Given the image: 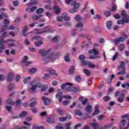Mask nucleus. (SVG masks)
I'll list each match as a JSON object with an SVG mask.
<instances>
[{"label": "nucleus", "instance_id": "nucleus-1", "mask_svg": "<svg viewBox=\"0 0 129 129\" xmlns=\"http://www.w3.org/2000/svg\"><path fill=\"white\" fill-rule=\"evenodd\" d=\"M52 51V49L49 48L47 51H44L43 49H39L38 52L42 56V61L44 64H47L49 62H54L56 60L57 57L61 56V52L54 53L51 52L49 54V53Z\"/></svg>", "mask_w": 129, "mask_h": 129}, {"label": "nucleus", "instance_id": "nucleus-2", "mask_svg": "<svg viewBox=\"0 0 129 129\" xmlns=\"http://www.w3.org/2000/svg\"><path fill=\"white\" fill-rule=\"evenodd\" d=\"M89 54H94V55H91L89 58L91 60H99L101 57L100 55H98L99 54V50L96 49H93L89 51Z\"/></svg>", "mask_w": 129, "mask_h": 129}, {"label": "nucleus", "instance_id": "nucleus-3", "mask_svg": "<svg viewBox=\"0 0 129 129\" xmlns=\"http://www.w3.org/2000/svg\"><path fill=\"white\" fill-rule=\"evenodd\" d=\"M71 5L74 8L70 10L69 12L71 14H75V13H76L78 11V9L80 8V3H76V0H72Z\"/></svg>", "mask_w": 129, "mask_h": 129}, {"label": "nucleus", "instance_id": "nucleus-4", "mask_svg": "<svg viewBox=\"0 0 129 129\" xmlns=\"http://www.w3.org/2000/svg\"><path fill=\"white\" fill-rule=\"evenodd\" d=\"M127 121L126 119H122L119 123V127L120 129H127L128 126V124H127Z\"/></svg>", "mask_w": 129, "mask_h": 129}, {"label": "nucleus", "instance_id": "nucleus-5", "mask_svg": "<svg viewBox=\"0 0 129 129\" xmlns=\"http://www.w3.org/2000/svg\"><path fill=\"white\" fill-rule=\"evenodd\" d=\"M127 39V36L126 34H123V36H121L120 37H118V38H116L115 41V44H118L119 43H120L121 42H124L125 40Z\"/></svg>", "mask_w": 129, "mask_h": 129}, {"label": "nucleus", "instance_id": "nucleus-6", "mask_svg": "<svg viewBox=\"0 0 129 129\" xmlns=\"http://www.w3.org/2000/svg\"><path fill=\"white\" fill-rule=\"evenodd\" d=\"M41 85L40 84H37V85H34L31 87L29 88V90H28L29 92L30 93H35L37 91H36V89L37 88H40Z\"/></svg>", "mask_w": 129, "mask_h": 129}, {"label": "nucleus", "instance_id": "nucleus-7", "mask_svg": "<svg viewBox=\"0 0 129 129\" xmlns=\"http://www.w3.org/2000/svg\"><path fill=\"white\" fill-rule=\"evenodd\" d=\"M7 43V41L4 40V39H1L0 40V53L3 52V50H5V44Z\"/></svg>", "mask_w": 129, "mask_h": 129}, {"label": "nucleus", "instance_id": "nucleus-8", "mask_svg": "<svg viewBox=\"0 0 129 129\" xmlns=\"http://www.w3.org/2000/svg\"><path fill=\"white\" fill-rule=\"evenodd\" d=\"M14 73H9L7 75V81L8 82H12V81H14Z\"/></svg>", "mask_w": 129, "mask_h": 129}, {"label": "nucleus", "instance_id": "nucleus-9", "mask_svg": "<svg viewBox=\"0 0 129 129\" xmlns=\"http://www.w3.org/2000/svg\"><path fill=\"white\" fill-rule=\"evenodd\" d=\"M53 12L56 14V15H58L61 13V8L57 5H55L53 7Z\"/></svg>", "mask_w": 129, "mask_h": 129}, {"label": "nucleus", "instance_id": "nucleus-10", "mask_svg": "<svg viewBox=\"0 0 129 129\" xmlns=\"http://www.w3.org/2000/svg\"><path fill=\"white\" fill-rule=\"evenodd\" d=\"M28 59H29V57H28V56H24L22 59V63H24L25 65H30V64H32V62L31 61H27Z\"/></svg>", "mask_w": 129, "mask_h": 129}, {"label": "nucleus", "instance_id": "nucleus-11", "mask_svg": "<svg viewBox=\"0 0 129 129\" xmlns=\"http://www.w3.org/2000/svg\"><path fill=\"white\" fill-rule=\"evenodd\" d=\"M114 78H115V76L114 74L111 76H108L107 78L108 84H111V82H112V79H114Z\"/></svg>", "mask_w": 129, "mask_h": 129}, {"label": "nucleus", "instance_id": "nucleus-12", "mask_svg": "<svg viewBox=\"0 0 129 129\" xmlns=\"http://www.w3.org/2000/svg\"><path fill=\"white\" fill-rule=\"evenodd\" d=\"M55 97L57 99H59V102H61L62 99H63V97H64V96H63V93L62 92L57 93L55 95Z\"/></svg>", "mask_w": 129, "mask_h": 129}, {"label": "nucleus", "instance_id": "nucleus-13", "mask_svg": "<svg viewBox=\"0 0 129 129\" xmlns=\"http://www.w3.org/2000/svg\"><path fill=\"white\" fill-rule=\"evenodd\" d=\"M129 22V19L127 18L126 19H124L123 18L122 20H120L117 21V24L118 25H122V24H124V23H128Z\"/></svg>", "mask_w": 129, "mask_h": 129}, {"label": "nucleus", "instance_id": "nucleus-14", "mask_svg": "<svg viewBox=\"0 0 129 129\" xmlns=\"http://www.w3.org/2000/svg\"><path fill=\"white\" fill-rule=\"evenodd\" d=\"M125 63V61H120V65H119L118 67H117V70H125L124 69H125V67H124V63Z\"/></svg>", "mask_w": 129, "mask_h": 129}, {"label": "nucleus", "instance_id": "nucleus-15", "mask_svg": "<svg viewBox=\"0 0 129 129\" xmlns=\"http://www.w3.org/2000/svg\"><path fill=\"white\" fill-rule=\"evenodd\" d=\"M42 100H43L45 105H49L50 104V100L46 97H42Z\"/></svg>", "mask_w": 129, "mask_h": 129}, {"label": "nucleus", "instance_id": "nucleus-16", "mask_svg": "<svg viewBox=\"0 0 129 129\" xmlns=\"http://www.w3.org/2000/svg\"><path fill=\"white\" fill-rule=\"evenodd\" d=\"M88 67L89 68H99V66L95 65L93 64V62L91 61H89L88 63Z\"/></svg>", "mask_w": 129, "mask_h": 129}, {"label": "nucleus", "instance_id": "nucleus-17", "mask_svg": "<svg viewBox=\"0 0 129 129\" xmlns=\"http://www.w3.org/2000/svg\"><path fill=\"white\" fill-rule=\"evenodd\" d=\"M68 84L66 85V90H67V91H72V84H70V83H67Z\"/></svg>", "mask_w": 129, "mask_h": 129}, {"label": "nucleus", "instance_id": "nucleus-18", "mask_svg": "<svg viewBox=\"0 0 129 129\" xmlns=\"http://www.w3.org/2000/svg\"><path fill=\"white\" fill-rule=\"evenodd\" d=\"M47 121L49 123H54L55 122V118L53 116H51L47 119Z\"/></svg>", "mask_w": 129, "mask_h": 129}, {"label": "nucleus", "instance_id": "nucleus-19", "mask_svg": "<svg viewBox=\"0 0 129 129\" xmlns=\"http://www.w3.org/2000/svg\"><path fill=\"white\" fill-rule=\"evenodd\" d=\"M36 9H37V7L36 6H34L31 8L28 7L26 9V11L27 12H28V13H32L34 12L35 10H36Z\"/></svg>", "mask_w": 129, "mask_h": 129}, {"label": "nucleus", "instance_id": "nucleus-20", "mask_svg": "<svg viewBox=\"0 0 129 129\" xmlns=\"http://www.w3.org/2000/svg\"><path fill=\"white\" fill-rule=\"evenodd\" d=\"M60 40L61 36H60V35H57L52 39V41L53 42H54V43H58Z\"/></svg>", "mask_w": 129, "mask_h": 129}, {"label": "nucleus", "instance_id": "nucleus-21", "mask_svg": "<svg viewBox=\"0 0 129 129\" xmlns=\"http://www.w3.org/2000/svg\"><path fill=\"white\" fill-rule=\"evenodd\" d=\"M63 20H64V21H66L67 22L71 20V18L68 16V14L67 13H63Z\"/></svg>", "mask_w": 129, "mask_h": 129}, {"label": "nucleus", "instance_id": "nucleus-22", "mask_svg": "<svg viewBox=\"0 0 129 129\" xmlns=\"http://www.w3.org/2000/svg\"><path fill=\"white\" fill-rule=\"evenodd\" d=\"M70 53H67L64 57V59L66 62H70Z\"/></svg>", "mask_w": 129, "mask_h": 129}, {"label": "nucleus", "instance_id": "nucleus-23", "mask_svg": "<svg viewBox=\"0 0 129 129\" xmlns=\"http://www.w3.org/2000/svg\"><path fill=\"white\" fill-rule=\"evenodd\" d=\"M74 72H75V67L71 66L69 72V74H70V75H72Z\"/></svg>", "mask_w": 129, "mask_h": 129}, {"label": "nucleus", "instance_id": "nucleus-24", "mask_svg": "<svg viewBox=\"0 0 129 129\" xmlns=\"http://www.w3.org/2000/svg\"><path fill=\"white\" fill-rule=\"evenodd\" d=\"M99 114V109L98 108V105H96L95 107V111L93 113L92 115H97Z\"/></svg>", "mask_w": 129, "mask_h": 129}, {"label": "nucleus", "instance_id": "nucleus-25", "mask_svg": "<svg viewBox=\"0 0 129 129\" xmlns=\"http://www.w3.org/2000/svg\"><path fill=\"white\" fill-rule=\"evenodd\" d=\"M75 114L76 115H78L79 116H83V114H82V112H81V111L80 110H75Z\"/></svg>", "mask_w": 129, "mask_h": 129}, {"label": "nucleus", "instance_id": "nucleus-26", "mask_svg": "<svg viewBox=\"0 0 129 129\" xmlns=\"http://www.w3.org/2000/svg\"><path fill=\"white\" fill-rule=\"evenodd\" d=\"M40 88H41V91L44 92V91H46V90H47L48 86L47 85H43L42 86L41 85Z\"/></svg>", "mask_w": 129, "mask_h": 129}, {"label": "nucleus", "instance_id": "nucleus-27", "mask_svg": "<svg viewBox=\"0 0 129 129\" xmlns=\"http://www.w3.org/2000/svg\"><path fill=\"white\" fill-rule=\"evenodd\" d=\"M114 124V122H112L110 123L109 124H108L107 125H105L103 126V129H107L109 127H111V126H112V125H113Z\"/></svg>", "mask_w": 129, "mask_h": 129}, {"label": "nucleus", "instance_id": "nucleus-28", "mask_svg": "<svg viewBox=\"0 0 129 129\" xmlns=\"http://www.w3.org/2000/svg\"><path fill=\"white\" fill-rule=\"evenodd\" d=\"M8 29H9V26H8V25L5 24V25L2 26L1 28V33H2L3 32H5V30H7Z\"/></svg>", "mask_w": 129, "mask_h": 129}, {"label": "nucleus", "instance_id": "nucleus-29", "mask_svg": "<svg viewBox=\"0 0 129 129\" xmlns=\"http://www.w3.org/2000/svg\"><path fill=\"white\" fill-rule=\"evenodd\" d=\"M111 26H112V22L110 21H107L106 23V27L108 30H110Z\"/></svg>", "mask_w": 129, "mask_h": 129}, {"label": "nucleus", "instance_id": "nucleus-30", "mask_svg": "<svg viewBox=\"0 0 129 129\" xmlns=\"http://www.w3.org/2000/svg\"><path fill=\"white\" fill-rule=\"evenodd\" d=\"M49 72L52 75H54V76H58V74H57L56 71L53 69L49 70Z\"/></svg>", "mask_w": 129, "mask_h": 129}, {"label": "nucleus", "instance_id": "nucleus-31", "mask_svg": "<svg viewBox=\"0 0 129 129\" xmlns=\"http://www.w3.org/2000/svg\"><path fill=\"white\" fill-rule=\"evenodd\" d=\"M24 124H25V125H27V126H23V128L24 129H29L30 128V125H31V123L28 122H24Z\"/></svg>", "mask_w": 129, "mask_h": 129}, {"label": "nucleus", "instance_id": "nucleus-32", "mask_svg": "<svg viewBox=\"0 0 129 129\" xmlns=\"http://www.w3.org/2000/svg\"><path fill=\"white\" fill-rule=\"evenodd\" d=\"M91 125L94 129H99V126L97 125V123L93 122L91 123Z\"/></svg>", "mask_w": 129, "mask_h": 129}, {"label": "nucleus", "instance_id": "nucleus-33", "mask_svg": "<svg viewBox=\"0 0 129 129\" xmlns=\"http://www.w3.org/2000/svg\"><path fill=\"white\" fill-rule=\"evenodd\" d=\"M43 42L42 40H39L35 42V45L36 47H39L41 45H43Z\"/></svg>", "mask_w": 129, "mask_h": 129}, {"label": "nucleus", "instance_id": "nucleus-34", "mask_svg": "<svg viewBox=\"0 0 129 129\" xmlns=\"http://www.w3.org/2000/svg\"><path fill=\"white\" fill-rule=\"evenodd\" d=\"M43 17L42 15H34L32 18L35 20V21H37V20H39V19L42 18Z\"/></svg>", "mask_w": 129, "mask_h": 129}, {"label": "nucleus", "instance_id": "nucleus-35", "mask_svg": "<svg viewBox=\"0 0 129 129\" xmlns=\"http://www.w3.org/2000/svg\"><path fill=\"white\" fill-rule=\"evenodd\" d=\"M91 108H92L91 106L88 105V106H87L86 108L85 109V110L87 112H88L89 113H90V112H91Z\"/></svg>", "mask_w": 129, "mask_h": 129}, {"label": "nucleus", "instance_id": "nucleus-36", "mask_svg": "<svg viewBox=\"0 0 129 129\" xmlns=\"http://www.w3.org/2000/svg\"><path fill=\"white\" fill-rule=\"evenodd\" d=\"M31 80V77H28L24 79V83L25 84H27L30 82V81Z\"/></svg>", "mask_w": 129, "mask_h": 129}, {"label": "nucleus", "instance_id": "nucleus-37", "mask_svg": "<svg viewBox=\"0 0 129 129\" xmlns=\"http://www.w3.org/2000/svg\"><path fill=\"white\" fill-rule=\"evenodd\" d=\"M27 115V112L25 111H23L21 113L19 114V117L21 118L23 117H25Z\"/></svg>", "mask_w": 129, "mask_h": 129}, {"label": "nucleus", "instance_id": "nucleus-38", "mask_svg": "<svg viewBox=\"0 0 129 129\" xmlns=\"http://www.w3.org/2000/svg\"><path fill=\"white\" fill-rule=\"evenodd\" d=\"M36 3H37V0H33L31 2L27 4V6L28 7H31V6H34V5H36Z\"/></svg>", "mask_w": 129, "mask_h": 129}, {"label": "nucleus", "instance_id": "nucleus-39", "mask_svg": "<svg viewBox=\"0 0 129 129\" xmlns=\"http://www.w3.org/2000/svg\"><path fill=\"white\" fill-rule=\"evenodd\" d=\"M83 72L87 76H89V75H90V71L86 69H84Z\"/></svg>", "mask_w": 129, "mask_h": 129}, {"label": "nucleus", "instance_id": "nucleus-40", "mask_svg": "<svg viewBox=\"0 0 129 129\" xmlns=\"http://www.w3.org/2000/svg\"><path fill=\"white\" fill-rule=\"evenodd\" d=\"M37 71L38 70H37V69L34 68L29 70V72H30V73H32L33 74H34V73H35V72H37Z\"/></svg>", "mask_w": 129, "mask_h": 129}, {"label": "nucleus", "instance_id": "nucleus-41", "mask_svg": "<svg viewBox=\"0 0 129 129\" xmlns=\"http://www.w3.org/2000/svg\"><path fill=\"white\" fill-rule=\"evenodd\" d=\"M124 74H126V72L125 71V70H122L121 72H119L117 73V75L119 76V75H124Z\"/></svg>", "mask_w": 129, "mask_h": 129}, {"label": "nucleus", "instance_id": "nucleus-42", "mask_svg": "<svg viewBox=\"0 0 129 129\" xmlns=\"http://www.w3.org/2000/svg\"><path fill=\"white\" fill-rule=\"evenodd\" d=\"M93 20H99L102 19L101 16L99 14H97L96 16L93 17Z\"/></svg>", "mask_w": 129, "mask_h": 129}, {"label": "nucleus", "instance_id": "nucleus-43", "mask_svg": "<svg viewBox=\"0 0 129 129\" xmlns=\"http://www.w3.org/2000/svg\"><path fill=\"white\" fill-rule=\"evenodd\" d=\"M75 20H76V21H77V22H81V21H82V18H81L79 15H77L75 17Z\"/></svg>", "mask_w": 129, "mask_h": 129}, {"label": "nucleus", "instance_id": "nucleus-44", "mask_svg": "<svg viewBox=\"0 0 129 129\" xmlns=\"http://www.w3.org/2000/svg\"><path fill=\"white\" fill-rule=\"evenodd\" d=\"M44 12V9L43 8H39L36 11V14L37 15H40V14H42V13Z\"/></svg>", "mask_w": 129, "mask_h": 129}, {"label": "nucleus", "instance_id": "nucleus-45", "mask_svg": "<svg viewBox=\"0 0 129 129\" xmlns=\"http://www.w3.org/2000/svg\"><path fill=\"white\" fill-rule=\"evenodd\" d=\"M118 56H119V53L118 52H116L114 56H113L112 60L113 61H115L116 60V58H117Z\"/></svg>", "mask_w": 129, "mask_h": 129}, {"label": "nucleus", "instance_id": "nucleus-46", "mask_svg": "<svg viewBox=\"0 0 129 129\" xmlns=\"http://www.w3.org/2000/svg\"><path fill=\"white\" fill-rule=\"evenodd\" d=\"M118 56H119V53L118 52H116L114 56H113L112 60L113 61H115L116 60V58H117Z\"/></svg>", "mask_w": 129, "mask_h": 129}, {"label": "nucleus", "instance_id": "nucleus-47", "mask_svg": "<svg viewBox=\"0 0 129 129\" xmlns=\"http://www.w3.org/2000/svg\"><path fill=\"white\" fill-rule=\"evenodd\" d=\"M6 108L9 112H12V111H13V107L11 106H6Z\"/></svg>", "mask_w": 129, "mask_h": 129}, {"label": "nucleus", "instance_id": "nucleus-48", "mask_svg": "<svg viewBox=\"0 0 129 129\" xmlns=\"http://www.w3.org/2000/svg\"><path fill=\"white\" fill-rule=\"evenodd\" d=\"M57 112L59 114V115H63V114H64V111L61 109H57Z\"/></svg>", "mask_w": 129, "mask_h": 129}, {"label": "nucleus", "instance_id": "nucleus-49", "mask_svg": "<svg viewBox=\"0 0 129 129\" xmlns=\"http://www.w3.org/2000/svg\"><path fill=\"white\" fill-rule=\"evenodd\" d=\"M51 77L50 76V75L49 74H44V76L43 77V78L45 79V80H47L49 79H50Z\"/></svg>", "mask_w": 129, "mask_h": 129}, {"label": "nucleus", "instance_id": "nucleus-50", "mask_svg": "<svg viewBox=\"0 0 129 129\" xmlns=\"http://www.w3.org/2000/svg\"><path fill=\"white\" fill-rule=\"evenodd\" d=\"M14 87H15V84H9L8 86V90H12L13 88H14Z\"/></svg>", "mask_w": 129, "mask_h": 129}, {"label": "nucleus", "instance_id": "nucleus-51", "mask_svg": "<svg viewBox=\"0 0 129 129\" xmlns=\"http://www.w3.org/2000/svg\"><path fill=\"white\" fill-rule=\"evenodd\" d=\"M49 31H50V27L46 26L44 27V30H43V34H44V33H47V32H49Z\"/></svg>", "mask_w": 129, "mask_h": 129}, {"label": "nucleus", "instance_id": "nucleus-52", "mask_svg": "<svg viewBox=\"0 0 129 129\" xmlns=\"http://www.w3.org/2000/svg\"><path fill=\"white\" fill-rule=\"evenodd\" d=\"M119 51H123L124 50V44H121L119 45Z\"/></svg>", "mask_w": 129, "mask_h": 129}, {"label": "nucleus", "instance_id": "nucleus-53", "mask_svg": "<svg viewBox=\"0 0 129 129\" xmlns=\"http://www.w3.org/2000/svg\"><path fill=\"white\" fill-rule=\"evenodd\" d=\"M83 26H84V25L82 22H80L76 24L77 28H83Z\"/></svg>", "mask_w": 129, "mask_h": 129}, {"label": "nucleus", "instance_id": "nucleus-54", "mask_svg": "<svg viewBox=\"0 0 129 129\" xmlns=\"http://www.w3.org/2000/svg\"><path fill=\"white\" fill-rule=\"evenodd\" d=\"M118 102L122 103L123 101H124V97H119L117 99Z\"/></svg>", "mask_w": 129, "mask_h": 129}, {"label": "nucleus", "instance_id": "nucleus-55", "mask_svg": "<svg viewBox=\"0 0 129 129\" xmlns=\"http://www.w3.org/2000/svg\"><path fill=\"white\" fill-rule=\"evenodd\" d=\"M121 118H127L128 120V126H129V116L127 114H125L121 116Z\"/></svg>", "mask_w": 129, "mask_h": 129}, {"label": "nucleus", "instance_id": "nucleus-56", "mask_svg": "<svg viewBox=\"0 0 129 129\" xmlns=\"http://www.w3.org/2000/svg\"><path fill=\"white\" fill-rule=\"evenodd\" d=\"M35 31H36V34H38L39 35H41L42 34H44V32H43V30L41 31V30H39L38 29H35Z\"/></svg>", "mask_w": 129, "mask_h": 129}, {"label": "nucleus", "instance_id": "nucleus-57", "mask_svg": "<svg viewBox=\"0 0 129 129\" xmlns=\"http://www.w3.org/2000/svg\"><path fill=\"white\" fill-rule=\"evenodd\" d=\"M104 101H108V100H110V97L108 96H105L103 97Z\"/></svg>", "mask_w": 129, "mask_h": 129}, {"label": "nucleus", "instance_id": "nucleus-58", "mask_svg": "<svg viewBox=\"0 0 129 129\" xmlns=\"http://www.w3.org/2000/svg\"><path fill=\"white\" fill-rule=\"evenodd\" d=\"M36 105H37V102L36 101H35V102H31L29 104L30 107H34V106H35Z\"/></svg>", "mask_w": 129, "mask_h": 129}, {"label": "nucleus", "instance_id": "nucleus-59", "mask_svg": "<svg viewBox=\"0 0 129 129\" xmlns=\"http://www.w3.org/2000/svg\"><path fill=\"white\" fill-rule=\"evenodd\" d=\"M70 125H71V122H70L66 124L65 125L66 129H71V127H70Z\"/></svg>", "mask_w": 129, "mask_h": 129}, {"label": "nucleus", "instance_id": "nucleus-60", "mask_svg": "<svg viewBox=\"0 0 129 129\" xmlns=\"http://www.w3.org/2000/svg\"><path fill=\"white\" fill-rule=\"evenodd\" d=\"M59 121H66L67 120V118L66 117H60L59 118Z\"/></svg>", "mask_w": 129, "mask_h": 129}, {"label": "nucleus", "instance_id": "nucleus-61", "mask_svg": "<svg viewBox=\"0 0 129 129\" xmlns=\"http://www.w3.org/2000/svg\"><path fill=\"white\" fill-rule=\"evenodd\" d=\"M7 104H14V102L11 99H8L7 101Z\"/></svg>", "mask_w": 129, "mask_h": 129}, {"label": "nucleus", "instance_id": "nucleus-62", "mask_svg": "<svg viewBox=\"0 0 129 129\" xmlns=\"http://www.w3.org/2000/svg\"><path fill=\"white\" fill-rule=\"evenodd\" d=\"M104 14L106 17H109V16H110V11H104Z\"/></svg>", "mask_w": 129, "mask_h": 129}, {"label": "nucleus", "instance_id": "nucleus-63", "mask_svg": "<svg viewBox=\"0 0 129 129\" xmlns=\"http://www.w3.org/2000/svg\"><path fill=\"white\" fill-rule=\"evenodd\" d=\"M68 104H70V101L68 100H64L63 102V105H68Z\"/></svg>", "mask_w": 129, "mask_h": 129}, {"label": "nucleus", "instance_id": "nucleus-64", "mask_svg": "<svg viewBox=\"0 0 129 129\" xmlns=\"http://www.w3.org/2000/svg\"><path fill=\"white\" fill-rule=\"evenodd\" d=\"M80 60H81L82 61H84V60H85V56L84 55H81L79 57Z\"/></svg>", "mask_w": 129, "mask_h": 129}]
</instances>
